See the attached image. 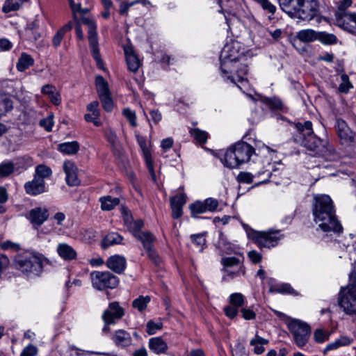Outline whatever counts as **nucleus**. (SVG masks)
Here are the masks:
<instances>
[{
    "label": "nucleus",
    "instance_id": "obj_47",
    "mask_svg": "<svg viewBox=\"0 0 356 356\" xmlns=\"http://www.w3.org/2000/svg\"><path fill=\"white\" fill-rule=\"evenodd\" d=\"M248 71V67L246 64L241 63L238 62V65L236 67L235 70V79L236 82H242L245 78L247 73Z\"/></svg>",
    "mask_w": 356,
    "mask_h": 356
},
{
    "label": "nucleus",
    "instance_id": "obj_15",
    "mask_svg": "<svg viewBox=\"0 0 356 356\" xmlns=\"http://www.w3.org/2000/svg\"><path fill=\"white\" fill-rule=\"evenodd\" d=\"M137 142L142 150L147 168L151 175L152 179L156 182V177L154 169L153 160L151 151L147 145L146 138L139 134L136 135Z\"/></svg>",
    "mask_w": 356,
    "mask_h": 356
},
{
    "label": "nucleus",
    "instance_id": "obj_38",
    "mask_svg": "<svg viewBox=\"0 0 356 356\" xmlns=\"http://www.w3.org/2000/svg\"><path fill=\"white\" fill-rule=\"evenodd\" d=\"M268 343V340L265 339L257 334H256L254 338L252 339L250 341V344L254 346V353L257 355H261L264 352L265 348L263 345L267 344Z\"/></svg>",
    "mask_w": 356,
    "mask_h": 356
},
{
    "label": "nucleus",
    "instance_id": "obj_36",
    "mask_svg": "<svg viewBox=\"0 0 356 356\" xmlns=\"http://www.w3.org/2000/svg\"><path fill=\"white\" fill-rule=\"evenodd\" d=\"M99 201L101 202V209L103 211H111L120 203L118 198L112 197L110 195L100 197Z\"/></svg>",
    "mask_w": 356,
    "mask_h": 356
},
{
    "label": "nucleus",
    "instance_id": "obj_46",
    "mask_svg": "<svg viewBox=\"0 0 356 356\" xmlns=\"http://www.w3.org/2000/svg\"><path fill=\"white\" fill-rule=\"evenodd\" d=\"M144 227L143 220L141 219H138L136 220H134L130 225L127 227V229L134 238L137 237L138 235L143 233L142 231L143 227Z\"/></svg>",
    "mask_w": 356,
    "mask_h": 356
},
{
    "label": "nucleus",
    "instance_id": "obj_52",
    "mask_svg": "<svg viewBox=\"0 0 356 356\" xmlns=\"http://www.w3.org/2000/svg\"><path fill=\"white\" fill-rule=\"evenodd\" d=\"M223 266L222 270H227L229 268L236 266L240 264L241 261L236 257H222L220 261Z\"/></svg>",
    "mask_w": 356,
    "mask_h": 356
},
{
    "label": "nucleus",
    "instance_id": "obj_48",
    "mask_svg": "<svg viewBox=\"0 0 356 356\" xmlns=\"http://www.w3.org/2000/svg\"><path fill=\"white\" fill-rule=\"evenodd\" d=\"M245 298L241 293H234L229 296V302L231 305L237 308L241 307L245 303Z\"/></svg>",
    "mask_w": 356,
    "mask_h": 356
},
{
    "label": "nucleus",
    "instance_id": "obj_32",
    "mask_svg": "<svg viewBox=\"0 0 356 356\" xmlns=\"http://www.w3.org/2000/svg\"><path fill=\"white\" fill-rule=\"evenodd\" d=\"M72 27L73 23L69 22L57 31L52 38V44L54 47L57 48L60 45L64 35L67 32H70L72 29Z\"/></svg>",
    "mask_w": 356,
    "mask_h": 356
},
{
    "label": "nucleus",
    "instance_id": "obj_24",
    "mask_svg": "<svg viewBox=\"0 0 356 356\" xmlns=\"http://www.w3.org/2000/svg\"><path fill=\"white\" fill-rule=\"evenodd\" d=\"M301 0H278L280 8L291 18H296Z\"/></svg>",
    "mask_w": 356,
    "mask_h": 356
},
{
    "label": "nucleus",
    "instance_id": "obj_64",
    "mask_svg": "<svg viewBox=\"0 0 356 356\" xmlns=\"http://www.w3.org/2000/svg\"><path fill=\"white\" fill-rule=\"evenodd\" d=\"M241 312L245 320H253L256 318V313L250 307H243Z\"/></svg>",
    "mask_w": 356,
    "mask_h": 356
},
{
    "label": "nucleus",
    "instance_id": "obj_56",
    "mask_svg": "<svg viewBox=\"0 0 356 356\" xmlns=\"http://www.w3.org/2000/svg\"><path fill=\"white\" fill-rule=\"evenodd\" d=\"M330 333L322 329H317L314 331V338L316 343H323L328 341Z\"/></svg>",
    "mask_w": 356,
    "mask_h": 356
},
{
    "label": "nucleus",
    "instance_id": "obj_27",
    "mask_svg": "<svg viewBox=\"0 0 356 356\" xmlns=\"http://www.w3.org/2000/svg\"><path fill=\"white\" fill-rule=\"evenodd\" d=\"M56 251L58 254L65 261H72L76 259L77 257L76 250L72 246L65 243H59Z\"/></svg>",
    "mask_w": 356,
    "mask_h": 356
},
{
    "label": "nucleus",
    "instance_id": "obj_19",
    "mask_svg": "<svg viewBox=\"0 0 356 356\" xmlns=\"http://www.w3.org/2000/svg\"><path fill=\"white\" fill-rule=\"evenodd\" d=\"M63 170L66 175L65 181L68 186H76L80 184L77 175L78 168L73 162L70 161H65L63 163Z\"/></svg>",
    "mask_w": 356,
    "mask_h": 356
},
{
    "label": "nucleus",
    "instance_id": "obj_16",
    "mask_svg": "<svg viewBox=\"0 0 356 356\" xmlns=\"http://www.w3.org/2000/svg\"><path fill=\"white\" fill-rule=\"evenodd\" d=\"M335 127L342 144L351 145L355 142V134L348 127L346 121L341 118L337 119Z\"/></svg>",
    "mask_w": 356,
    "mask_h": 356
},
{
    "label": "nucleus",
    "instance_id": "obj_17",
    "mask_svg": "<svg viewBox=\"0 0 356 356\" xmlns=\"http://www.w3.org/2000/svg\"><path fill=\"white\" fill-rule=\"evenodd\" d=\"M49 210L44 207H35L30 210L27 218L33 225L34 229H38L49 218Z\"/></svg>",
    "mask_w": 356,
    "mask_h": 356
},
{
    "label": "nucleus",
    "instance_id": "obj_62",
    "mask_svg": "<svg viewBox=\"0 0 356 356\" xmlns=\"http://www.w3.org/2000/svg\"><path fill=\"white\" fill-rule=\"evenodd\" d=\"M39 124L45 129L47 131H51L54 125L53 117L48 116L46 118H42L40 120Z\"/></svg>",
    "mask_w": 356,
    "mask_h": 356
},
{
    "label": "nucleus",
    "instance_id": "obj_37",
    "mask_svg": "<svg viewBox=\"0 0 356 356\" xmlns=\"http://www.w3.org/2000/svg\"><path fill=\"white\" fill-rule=\"evenodd\" d=\"M52 175L51 169L44 164H40L35 167V173L33 177L38 179L44 180L49 178Z\"/></svg>",
    "mask_w": 356,
    "mask_h": 356
},
{
    "label": "nucleus",
    "instance_id": "obj_9",
    "mask_svg": "<svg viewBox=\"0 0 356 356\" xmlns=\"http://www.w3.org/2000/svg\"><path fill=\"white\" fill-rule=\"evenodd\" d=\"M284 236L280 229H269L264 232H257L254 239L259 247L270 248L277 245Z\"/></svg>",
    "mask_w": 356,
    "mask_h": 356
},
{
    "label": "nucleus",
    "instance_id": "obj_13",
    "mask_svg": "<svg viewBox=\"0 0 356 356\" xmlns=\"http://www.w3.org/2000/svg\"><path fill=\"white\" fill-rule=\"evenodd\" d=\"M219 202L216 199L209 197L204 201H195L190 204L189 209L191 210V216L193 218H197V216L200 213H203L207 211H216Z\"/></svg>",
    "mask_w": 356,
    "mask_h": 356
},
{
    "label": "nucleus",
    "instance_id": "obj_18",
    "mask_svg": "<svg viewBox=\"0 0 356 356\" xmlns=\"http://www.w3.org/2000/svg\"><path fill=\"white\" fill-rule=\"evenodd\" d=\"M339 26L345 31L356 34V13H350L341 15L335 19Z\"/></svg>",
    "mask_w": 356,
    "mask_h": 356
},
{
    "label": "nucleus",
    "instance_id": "obj_25",
    "mask_svg": "<svg viewBox=\"0 0 356 356\" xmlns=\"http://www.w3.org/2000/svg\"><path fill=\"white\" fill-rule=\"evenodd\" d=\"M124 51L128 69L133 72H137L140 63L138 56L135 54L133 48L131 47H125Z\"/></svg>",
    "mask_w": 356,
    "mask_h": 356
},
{
    "label": "nucleus",
    "instance_id": "obj_30",
    "mask_svg": "<svg viewBox=\"0 0 356 356\" xmlns=\"http://www.w3.org/2000/svg\"><path fill=\"white\" fill-rule=\"evenodd\" d=\"M80 149L79 143L76 141L65 142L58 145L57 149L63 154L74 155Z\"/></svg>",
    "mask_w": 356,
    "mask_h": 356
},
{
    "label": "nucleus",
    "instance_id": "obj_3",
    "mask_svg": "<svg viewBox=\"0 0 356 356\" xmlns=\"http://www.w3.org/2000/svg\"><path fill=\"white\" fill-rule=\"evenodd\" d=\"M254 153V149L250 145L239 141L230 146L226 152L220 151L214 155L220 159L225 167L235 168L248 162Z\"/></svg>",
    "mask_w": 356,
    "mask_h": 356
},
{
    "label": "nucleus",
    "instance_id": "obj_28",
    "mask_svg": "<svg viewBox=\"0 0 356 356\" xmlns=\"http://www.w3.org/2000/svg\"><path fill=\"white\" fill-rule=\"evenodd\" d=\"M148 346L152 352L157 355L165 354L168 348L166 342L161 337L149 339Z\"/></svg>",
    "mask_w": 356,
    "mask_h": 356
},
{
    "label": "nucleus",
    "instance_id": "obj_60",
    "mask_svg": "<svg viewBox=\"0 0 356 356\" xmlns=\"http://www.w3.org/2000/svg\"><path fill=\"white\" fill-rule=\"evenodd\" d=\"M146 327V332H147V334L149 335H152L156 333V330H161L163 327V325L161 323H156L152 321H149L147 323Z\"/></svg>",
    "mask_w": 356,
    "mask_h": 356
},
{
    "label": "nucleus",
    "instance_id": "obj_11",
    "mask_svg": "<svg viewBox=\"0 0 356 356\" xmlns=\"http://www.w3.org/2000/svg\"><path fill=\"white\" fill-rule=\"evenodd\" d=\"M319 13V3L317 0H301L296 18L303 21H311Z\"/></svg>",
    "mask_w": 356,
    "mask_h": 356
},
{
    "label": "nucleus",
    "instance_id": "obj_41",
    "mask_svg": "<svg viewBox=\"0 0 356 356\" xmlns=\"http://www.w3.org/2000/svg\"><path fill=\"white\" fill-rule=\"evenodd\" d=\"M28 1L29 0H6L2 10L5 13L18 10L22 5Z\"/></svg>",
    "mask_w": 356,
    "mask_h": 356
},
{
    "label": "nucleus",
    "instance_id": "obj_55",
    "mask_svg": "<svg viewBox=\"0 0 356 356\" xmlns=\"http://www.w3.org/2000/svg\"><path fill=\"white\" fill-rule=\"evenodd\" d=\"M122 114L128 120L131 127H135L137 126L136 115L134 111L129 108H125L122 111Z\"/></svg>",
    "mask_w": 356,
    "mask_h": 356
},
{
    "label": "nucleus",
    "instance_id": "obj_10",
    "mask_svg": "<svg viewBox=\"0 0 356 356\" xmlns=\"http://www.w3.org/2000/svg\"><path fill=\"white\" fill-rule=\"evenodd\" d=\"M135 238L142 243L148 258L155 265L159 266L161 260L154 248V243L156 241L154 235L152 232L146 231L138 235Z\"/></svg>",
    "mask_w": 356,
    "mask_h": 356
},
{
    "label": "nucleus",
    "instance_id": "obj_59",
    "mask_svg": "<svg viewBox=\"0 0 356 356\" xmlns=\"http://www.w3.org/2000/svg\"><path fill=\"white\" fill-rule=\"evenodd\" d=\"M238 183L252 184L253 181V175L247 172H240L236 177Z\"/></svg>",
    "mask_w": 356,
    "mask_h": 356
},
{
    "label": "nucleus",
    "instance_id": "obj_53",
    "mask_svg": "<svg viewBox=\"0 0 356 356\" xmlns=\"http://www.w3.org/2000/svg\"><path fill=\"white\" fill-rule=\"evenodd\" d=\"M341 83L339 86V91L341 93H348L350 88L353 86L349 80V77L346 74L341 75Z\"/></svg>",
    "mask_w": 356,
    "mask_h": 356
},
{
    "label": "nucleus",
    "instance_id": "obj_34",
    "mask_svg": "<svg viewBox=\"0 0 356 356\" xmlns=\"http://www.w3.org/2000/svg\"><path fill=\"white\" fill-rule=\"evenodd\" d=\"M269 291L272 293L290 294L295 296H298V293L288 283L271 285L270 286Z\"/></svg>",
    "mask_w": 356,
    "mask_h": 356
},
{
    "label": "nucleus",
    "instance_id": "obj_1",
    "mask_svg": "<svg viewBox=\"0 0 356 356\" xmlns=\"http://www.w3.org/2000/svg\"><path fill=\"white\" fill-rule=\"evenodd\" d=\"M312 213L314 221L325 232L340 233L343 227L336 216L333 201L327 195H317L314 197Z\"/></svg>",
    "mask_w": 356,
    "mask_h": 356
},
{
    "label": "nucleus",
    "instance_id": "obj_4",
    "mask_svg": "<svg viewBox=\"0 0 356 356\" xmlns=\"http://www.w3.org/2000/svg\"><path fill=\"white\" fill-rule=\"evenodd\" d=\"M339 305L348 315L356 316V270L353 268L349 273L347 286L341 287L339 293Z\"/></svg>",
    "mask_w": 356,
    "mask_h": 356
},
{
    "label": "nucleus",
    "instance_id": "obj_51",
    "mask_svg": "<svg viewBox=\"0 0 356 356\" xmlns=\"http://www.w3.org/2000/svg\"><path fill=\"white\" fill-rule=\"evenodd\" d=\"M352 5V0H341L339 1L337 11L335 12V19L341 15L349 13L346 9Z\"/></svg>",
    "mask_w": 356,
    "mask_h": 356
},
{
    "label": "nucleus",
    "instance_id": "obj_39",
    "mask_svg": "<svg viewBox=\"0 0 356 356\" xmlns=\"http://www.w3.org/2000/svg\"><path fill=\"white\" fill-rule=\"evenodd\" d=\"M353 341V339L346 336H341L334 342L330 343L325 348V351H330L337 349L339 347L348 346Z\"/></svg>",
    "mask_w": 356,
    "mask_h": 356
},
{
    "label": "nucleus",
    "instance_id": "obj_50",
    "mask_svg": "<svg viewBox=\"0 0 356 356\" xmlns=\"http://www.w3.org/2000/svg\"><path fill=\"white\" fill-rule=\"evenodd\" d=\"M190 133L191 136L200 143L204 144L207 142L208 134L197 128L191 129Z\"/></svg>",
    "mask_w": 356,
    "mask_h": 356
},
{
    "label": "nucleus",
    "instance_id": "obj_21",
    "mask_svg": "<svg viewBox=\"0 0 356 356\" xmlns=\"http://www.w3.org/2000/svg\"><path fill=\"white\" fill-rule=\"evenodd\" d=\"M106 266L113 272L121 274L127 266V260L124 257L115 254L108 258L106 262Z\"/></svg>",
    "mask_w": 356,
    "mask_h": 356
},
{
    "label": "nucleus",
    "instance_id": "obj_45",
    "mask_svg": "<svg viewBox=\"0 0 356 356\" xmlns=\"http://www.w3.org/2000/svg\"><path fill=\"white\" fill-rule=\"evenodd\" d=\"M150 300L149 296H140L132 302V306L140 312H142L147 308V304L150 302Z\"/></svg>",
    "mask_w": 356,
    "mask_h": 356
},
{
    "label": "nucleus",
    "instance_id": "obj_54",
    "mask_svg": "<svg viewBox=\"0 0 356 356\" xmlns=\"http://www.w3.org/2000/svg\"><path fill=\"white\" fill-rule=\"evenodd\" d=\"M258 4L260 5V6L262 8V9L268 12V13L273 15L277 10L276 6H274L273 3H271L268 0H254Z\"/></svg>",
    "mask_w": 356,
    "mask_h": 356
},
{
    "label": "nucleus",
    "instance_id": "obj_58",
    "mask_svg": "<svg viewBox=\"0 0 356 356\" xmlns=\"http://www.w3.org/2000/svg\"><path fill=\"white\" fill-rule=\"evenodd\" d=\"M103 108L107 112H111L113 109L114 104L111 95L99 98Z\"/></svg>",
    "mask_w": 356,
    "mask_h": 356
},
{
    "label": "nucleus",
    "instance_id": "obj_14",
    "mask_svg": "<svg viewBox=\"0 0 356 356\" xmlns=\"http://www.w3.org/2000/svg\"><path fill=\"white\" fill-rule=\"evenodd\" d=\"M124 315V309L117 301L109 303L108 307L103 312L102 320L107 324H115Z\"/></svg>",
    "mask_w": 356,
    "mask_h": 356
},
{
    "label": "nucleus",
    "instance_id": "obj_2",
    "mask_svg": "<svg viewBox=\"0 0 356 356\" xmlns=\"http://www.w3.org/2000/svg\"><path fill=\"white\" fill-rule=\"evenodd\" d=\"M293 127L295 130L292 134V140L295 143L305 147L317 156H325L331 152L332 147L328 145L327 141L314 134L312 122L293 123Z\"/></svg>",
    "mask_w": 356,
    "mask_h": 356
},
{
    "label": "nucleus",
    "instance_id": "obj_42",
    "mask_svg": "<svg viewBox=\"0 0 356 356\" xmlns=\"http://www.w3.org/2000/svg\"><path fill=\"white\" fill-rule=\"evenodd\" d=\"M15 170H25L32 165V159L29 156H23L15 159Z\"/></svg>",
    "mask_w": 356,
    "mask_h": 356
},
{
    "label": "nucleus",
    "instance_id": "obj_43",
    "mask_svg": "<svg viewBox=\"0 0 356 356\" xmlns=\"http://www.w3.org/2000/svg\"><path fill=\"white\" fill-rule=\"evenodd\" d=\"M297 38L302 42H309L317 40L318 33L313 30H302L297 34Z\"/></svg>",
    "mask_w": 356,
    "mask_h": 356
},
{
    "label": "nucleus",
    "instance_id": "obj_6",
    "mask_svg": "<svg viewBox=\"0 0 356 356\" xmlns=\"http://www.w3.org/2000/svg\"><path fill=\"white\" fill-rule=\"evenodd\" d=\"M234 51L230 49L229 47H225L220 56V69L223 77L229 80L232 83H236L234 76L235 70L238 65L241 58L234 55Z\"/></svg>",
    "mask_w": 356,
    "mask_h": 356
},
{
    "label": "nucleus",
    "instance_id": "obj_8",
    "mask_svg": "<svg viewBox=\"0 0 356 356\" xmlns=\"http://www.w3.org/2000/svg\"><path fill=\"white\" fill-rule=\"evenodd\" d=\"M90 275L92 286L99 291L113 289L119 284V278L109 271L95 270Z\"/></svg>",
    "mask_w": 356,
    "mask_h": 356
},
{
    "label": "nucleus",
    "instance_id": "obj_29",
    "mask_svg": "<svg viewBox=\"0 0 356 356\" xmlns=\"http://www.w3.org/2000/svg\"><path fill=\"white\" fill-rule=\"evenodd\" d=\"M24 35L26 39L31 42H35L40 38L39 26L36 22H33L27 25Z\"/></svg>",
    "mask_w": 356,
    "mask_h": 356
},
{
    "label": "nucleus",
    "instance_id": "obj_44",
    "mask_svg": "<svg viewBox=\"0 0 356 356\" xmlns=\"http://www.w3.org/2000/svg\"><path fill=\"white\" fill-rule=\"evenodd\" d=\"M15 171L13 161H4L0 163V177H6Z\"/></svg>",
    "mask_w": 356,
    "mask_h": 356
},
{
    "label": "nucleus",
    "instance_id": "obj_23",
    "mask_svg": "<svg viewBox=\"0 0 356 356\" xmlns=\"http://www.w3.org/2000/svg\"><path fill=\"white\" fill-rule=\"evenodd\" d=\"M114 343L120 348H126L132 343L131 334L124 330H116L112 337Z\"/></svg>",
    "mask_w": 356,
    "mask_h": 356
},
{
    "label": "nucleus",
    "instance_id": "obj_61",
    "mask_svg": "<svg viewBox=\"0 0 356 356\" xmlns=\"http://www.w3.org/2000/svg\"><path fill=\"white\" fill-rule=\"evenodd\" d=\"M192 241L201 250L203 249V246L206 243V238L203 234H193L191 236Z\"/></svg>",
    "mask_w": 356,
    "mask_h": 356
},
{
    "label": "nucleus",
    "instance_id": "obj_63",
    "mask_svg": "<svg viewBox=\"0 0 356 356\" xmlns=\"http://www.w3.org/2000/svg\"><path fill=\"white\" fill-rule=\"evenodd\" d=\"M37 353V347L33 344H29L23 349L20 356H35Z\"/></svg>",
    "mask_w": 356,
    "mask_h": 356
},
{
    "label": "nucleus",
    "instance_id": "obj_40",
    "mask_svg": "<svg viewBox=\"0 0 356 356\" xmlns=\"http://www.w3.org/2000/svg\"><path fill=\"white\" fill-rule=\"evenodd\" d=\"M218 248L224 254H230L234 252V248L233 245L231 243L227 241L226 238L222 232L220 233L219 241L218 242Z\"/></svg>",
    "mask_w": 356,
    "mask_h": 356
},
{
    "label": "nucleus",
    "instance_id": "obj_49",
    "mask_svg": "<svg viewBox=\"0 0 356 356\" xmlns=\"http://www.w3.org/2000/svg\"><path fill=\"white\" fill-rule=\"evenodd\" d=\"M317 40L325 44H334L337 42V38L335 35L325 32L318 33Z\"/></svg>",
    "mask_w": 356,
    "mask_h": 356
},
{
    "label": "nucleus",
    "instance_id": "obj_26",
    "mask_svg": "<svg viewBox=\"0 0 356 356\" xmlns=\"http://www.w3.org/2000/svg\"><path fill=\"white\" fill-rule=\"evenodd\" d=\"M124 238L118 232H109L103 238L101 242V247L102 249L106 250L108 248L123 244Z\"/></svg>",
    "mask_w": 356,
    "mask_h": 356
},
{
    "label": "nucleus",
    "instance_id": "obj_31",
    "mask_svg": "<svg viewBox=\"0 0 356 356\" xmlns=\"http://www.w3.org/2000/svg\"><path fill=\"white\" fill-rule=\"evenodd\" d=\"M95 85L99 98L111 95L107 81L102 76L95 78Z\"/></svg>",
    "mask_w": 356,
    "mask_h": 356
},
{
    "label": "nucleus",
    "instance_id": "obj_57",
    "mask_svg": "<svg viewBox=\"0 0 356 356\" xmlns=\"http://www.w3.org/2000/svg\"><path fill=\"white\" fill-rule=\"evenodd\" d=\"M265 102L267 106L273 110H282L284 108L282 102L277 97L268 98Z\"/></svg>",
    "mask_w": 356,
    "mask_h": 356
},
{
    "label": "nucleus",
    "instance_id": "obj_35",
    "mask_svg": "<svg viewBox=\"0 0 356 356\" xmlns=\"http://www.w3.org/2000/svg\"><path fill=\"white\" fill-rule=\"evenodd\" d=\"M13 109L12 99L5 94H0V118Z\"/></svg>",
    "mask_w": 356,
    "mask_h": 356
},
{
    "label": "nucleus",
    "instance_id": "obj_22",
    "mask_svg": "<svg viewBox=\"0 0 356 356\" xmlns=\"http://www.w3.org/2000/svg\"><path fill=\"white\" fill-rule=\"evenodd\" d=\"M186 203V196L184 193L177 194L170 198L172 216L174 219H178L182 216V208Z\"/></svg>",
    "mask_w": 356,
    "mask_h": 356
},
{
    "label": "nucleus",
    "instance_id": "obj_7",
    "mask_svg": "<svg viewBox=\"0 0 356 356\" xmlns=\"http://www.w3.org/2000/svg\"><path fill=\"white\" fill-rule=\"evenodd\" d=\"M287 327L295 343L300 348L305 346L311 336V327L307 323L296 318L291 319Z\"/></svg>",
    "mask_w": 356,
    "mask_h": 356
},
{
    "label": "nucleus",
    "instance_id": "obj_33",
    "mask_svg": "<svg viewBox=\"0 0 356 356\" xmlns=\"http://www.w3.org/2000/svg\"><path fill=\"white\" fill-rule=\"evenodd\" d=\"M33 65L34 59L32 56L25 52H23L18 59L16 67L19 72H22Z\"/></svg>",
    "mask_w": 356,
    "mask_h": 356
},
{
    "label": "nucleus",
    "instance_id": "obj_12",
    "mask_svg": "<svg viewBox=\"0 0 356 356\" xmlns=\"http://www.w3.org/2000/svg\"><path fill=\"white\" fill-rule=\"evenodd\" d=\"M83 22L88 26V41L92 56L96 61L97 65L100 67L103 65V61L101 58L99 52L98 38L96 31L97 25L92 19L89 18H86Z\"/></svg>",
    "mask_w": 356,
    "mask_h": 356
},
{
    "label": "nucleus",
    "instance_id": "obj_5",
    "mask_svg": "<svg viewBox=\"0 0 356 356\" xmlns=\"http://www.w3.org/2000/svg\"><path fill=\"white\" fill-rule=\"evenodd\" d=\"M15 268L27 276H37L42 271V262L36 255L26 253L19 255L15 260Z\"/></svg>",
    "mask_w": 356,
    "mask_h": 356
},
{
    "label": "nucleus",
    "instance_id": "obj_20",
    "mask_svg": "<svg viewBox=\"0 0 356 356\" xmlns=\"http://www.w3.org/2000/svg\"><path fill=\"white\" fill-rule=\"evenodd\" d=\"M24 188L26 193L31 196L40 195L47 191L45 181L34 177L31 181L24 184Z\"/></svg>",
    "mask_w": 356,
    "mask_h": 356
}]
</instances>
